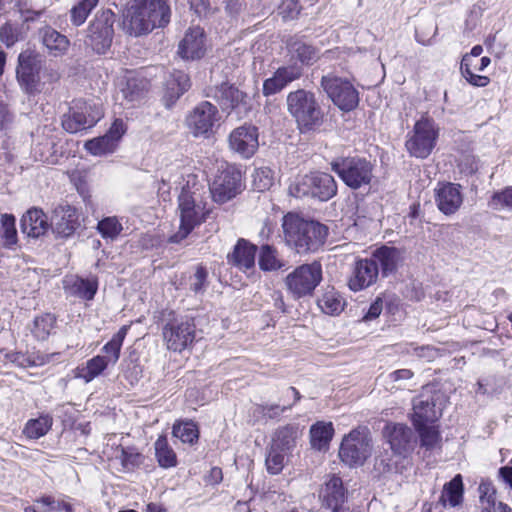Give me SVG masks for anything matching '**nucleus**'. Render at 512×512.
Segmentation results:
<instances>
[{
  "label": "nucleus",
  "mask_w": 512,
  "mask_h": 512,
  "mask_svg": "<svg viewBox=\"0 0 512 512\" xmlns=\"http://www.w3.org/2000/svg\"><path fill=\"white\" fill-rule=\"evenodd\" d=\"M282 230L286 245L298 254L318 251L328 236V228L324 224L291 212L283 216Z\"/></svg>",
  "instance_id": "obj_1"
},
{
  "label": "nucleus",
  "mask_w": 512,
  "mask_h": 512,
  "mask_svg": "<svg viewBox=\"0 0 512 512\" xmlns=\"http://www.w3.org/2000/svg\"><path fill=\"white\" fill-rule=\"evenodd\" d=\"M196 177L189 175L187 186L182 188L178 197L180 212V225L177 233L173 234L169 241L172 243H179L185 239L189 233L205 219L204 207L197 202L196 191Z\"/></svg>",
  "instance_id": "obj_2"
},
{
  "label": "nucleus",
  "mask_w": 512,
  "mask_h": 512,
  "mask_svg": "<svg viewBox=\"0 0 512 512\" xmlns=\"http://www.w3.org/2000/svg\"><path fill=\"white\" fill-rule=\"evenodd\" d=\"M159 9L160 0H133L123 13V31L135 37L148 34L155 28Z\"/></svg>",
  "instance_id": "obj_3"
},
{
  "label": "nucleus",
  "mask_w": 512,
  "mask_h": 512,
  "mask_svg": "<svg viewBox=\"0 0 512 512\" xmlns=\"http://www.w3.org/2000/svg\"><path fill=\"white\" fill-rule=\"evenodd\" d=\"M289 113L295 118L301 131H311L323 122V113L312 92L299 89L287 96Z\"/></svg>",
  "instance_id": "obj_4"
},
{
  "label": "nucleus",
  "mask_w": 512,
  "mask_h": 512,
  "mask_svg": "<svg viewBox=\"0 0 512 512\" xmlns=\"http://www.w3.org/2000/svg\"><path fill=\"white\" fill-rule=\"evenodd\" d=\"M321 281L322 266L317 261L296 267L284 279L286 289L293 299L313 295Z\"/></svg>",
  "instance_id": "obj_5"
},
{
  "label": "nucleus",
  "mask_w": 512,
  "mask_h": 512,
  "mask_svg": "<svg viewBox=\"0 0 512 512\" xmlns=\"http://www.w3.org/2000/svg\"><path fill=\"white\" fill-rule=\"evenodd\" d=\"M331 169L352 189L370 184L373 166L370 161L360 157H341L331 162Z\"/></svg>",
  "instance_id": "obj_6"
},
{
  "label": "nucleus",
  "mask_w": 512,
  "mask_h": 512,
  "mask_svg": "<svg viewBox=\"0 0 512 512\" xmlns=\"http://www.w3.org/2000/svg\"><path fill=\"white\" fill-rule=\"evenodd\" d=\"M321 87L341 111L349 112L358 106L359 93L349 79L329 73L322 76Z\"/></svg>",
  "instance_id": "obj_7"
},
{
  "label": "nucleus",
  "mask_w": 512,
  "mask_h": 512,
  "mask_svg": "<svg viewBox=\"0 0 512 512\" xmlns=\"http://www.w3.org/2000/svg\"><path fill=\"white\" fill-rule=\"evenodd\" d=\"M438 138V129L435 123L428 119L418 120L413 130L408 133L405 147L412 157L425 159L433 151Z\"/></svg>",
  "instance_id": "obj_8"
},
{
  "label": "nucleus",
  "mask_w": 512,
  "mask_h": 512,
  "mask_svg": "<svg viewBox=\"0 0 512 512\" xmlns=\"http://www.w3.org/2000/svg\"><path fill=\"white\" fill-rule=\"evenodd\" d=\"M102 117L100 107L84 100H74L62 116V127L68 133H77L93 127Z\"/></svg>",
  "instance_id": "obj_9"
},
{
  "label": "nucleus",
  "mask_w": 512,
  "mask_h": 512,
  "mask_svg": "<svg viewBox=\"0 0 512 512\" xmlns=\"http://www.w3.org/2000/svg\"><path fill=\"white\" fill-rule=\"evenodd\" d=\"M115 14L110 10L97 12L87 28L85 44L98 54H104L111 46Z\"/></svg>",
  "instance_id": "obj_10"
},
{
  "label": "nucleus",
  "mask_w": 512,
  "mask_h": 512,
  "mask_svg": "<svg viewBox=\"0 0 512 512\" xmlns=\"http://www.w3.org/2000/svg\"><path fill=\"white\" fill-rule=\"evenodd\" d=\"M371 451L372 444L368 432L355 429L343 438L339 456L345 464L351 467L361 466L371 455Z\"/></svg>",
  "instance_id": "obj_11"
},
{
  "label": "nucleus",
  "mask_w": 512,
  "mask_h": 512,
  "mask_svg": "<svg viewBox=\"0 0 512 512\" xmlns=\"http://www.w3.org/2000/svg\"><path fill=\"white\" fill-rule=\"evenodd\" d=\"M41 61L34 55L21 53L16 69L17 81L22 91L27 95H36L44 89L41 81Z\"/></svg>",
  "instance_id": "obj_12"
},
{
  "label": "nucleus",
  "mask_w": 512,
  "mask_h": 512,
  "mask_svg": "<svg viewBox=\"0 0 512 512\" xmlns=\"http://www.w3.org/2000/svg\"><path fill=\"white\" fill-rule=\"evenodd\" d=\"M219 119L217 107L208 101H203L189 112L186 117V125L193 136L208 137Z\"/></svg>",
  "instance_id": "obj_13"
},
{
  "label": "nucleus",
  "mask_w": 512,
  "mask_h": 512,
  "mask_svg": "<svg viewBox=\"0 0 512 512\" xmlns=\"http://www.w3.org/2000/svg\"><path fill=\"white\" fill-rule=\"evenodd\" d=\"M241 189V173L232 166L221 170L210 185V193L213 200L220 204L236 197L241 192Z\"/></svg>",
  "instance_id": "obj_14"
},
{
  "label": "nucleus",
  "mask_w": 512,
  "mask_h": 512,
  "mask_svg": "<svg viewBox=\"0 0 512 512\" xmlns=\"http://www.w3.org/2000/svg\"><path fill=\"white\" fill-rule=\"evenodd\" d=\"M442 394L437 392L429 394L427 391L421 393L413 400V424H434L442 415L443 403Z\"/></svg>",
  "instance_id": "obj_15"
},
{
  "label": "nucleus",
  "mask_w": 512,
  "mask_h": 512,
  "mask_svg": "<svg viewBox=\"0 0 512 512\" xmlns=\"http://www.w3.org/2000/svg\"><path fill=\"white\" fill-rule=\"evenodd\" d=\"M163 338L169 350L182 351L194 339V325L189 320L169 318L165 324Z\"/></svg>",
  "instance_id": "obj_16"
},
{
  "label": "nucleus",
  "mask_w": 512,
  "mask_h": 512,
  "mask_svg": "<svg viewBox=\"0 0 512 512\" xmlns=\"http://www.w3.org/2000/svg\"><path fill=\"white\" fill-rule=\"evenodd\" d=\"M258 128L253 125H242L235 128L228 137L229 148L242 158L252 157L259 147Z\"/></svg>",
  "instance_id": "obj_17"
},
{
  "label": "nucleus",
  "mask_w": 512,
  "mask_h": 512,
  "mask_svg": "<svg viewBox=\"0 0 512 512\" xmlns=\"http://www.w3.org/2000/svg\"><path fill=\"white\" fill-rule=\"evenodd\" d=\"M125 132L126 126L123 120L116 119L105 135L87 141L85 148L89 153L95 156L113 153Z\"/></svg>",
  "instance_id": "obj_18"
},
{
  "label": "nucleus",
  "mask_w": 512,
  "mask_h": 512,
  "mask_svg": "<svg viewBox=\"0 0 512 512\" xmlns=\"http://www.w3.org/2000/svg\"><path fill=\"white\" fill-rule=\"evenodd\" d=\"M214 98L218 101L221 109L228 113L235 110L239 115L246 114L250 109L247 94L228 83H222L216 88Z\"/></svg>",
  "instance_id": "obj_19"
},
{
  "label": "nucleus",
  "mask_w": 512,
  "mask_h": 512,
  "mask_svg": "<svg viewBox=\"0 0 512 512\" xmlns=\"http://www.w3.org/2000/svg\"><path fill=\"white\" fill-rule=\"evenodd\" d=\"M435 203L444 215L455 214L463 204L462 186L451 182L439 183L435 189Z\"/></svg>",
  "instance_id": "obj_20"
},
{
  "label": "nucleus",
  "mask_w": 512,
  "mask_h": 512,
  "mask_svg": "<svg viewBox=\"0 0 512 512\" xmlns=\"http://www.w3.org/2000/svg\"><path fill=\"white\" fill-rule=\"evenodd\" d=\"M206 53V37L204 30L197 26L190 28L179 43L178 54L185 60L202 58Z\"/></svg>",
  "instance_id": "obj_21"
},
{
  "label": "nucleus",
  "mask_w": 512,
  "mask_h": 512,
  "mask_svg": "<svg viewBox=\"0 0 512 512\" xmlns=\"http://www.w3.org/2000/svg\"><path fill=\"white\" fill-rule=\"evenodd\" d=\"M385 434L395 454L405 456L414 448L416 441L413 431L404 424H387Z\"/></svg>",
  "instance_id": "obj_22"
},
{
  "label": "nucleus",
  "mask_w": 512,
  "mask_h": 512,
  "mask_svg": "<svg viewBox=\"0 0 512 512\" xmlns=\"http://www.w3.org/2000/svg\"><path fill=\"white\" fill-rule=\"evenodd\" d=\"M379 276V269L373 259H360L355 263L353 275L349 279V288L353 291L363 290L376 283Z\"/></svg>",
  "instance_id": "obj_23"
},
{
  "label": "nucleus",
  "mask_w": 512,
  "mask_h": 512,
  "mask_svg": "<svg viewBox=\"0 0 512 512\" xmlns=\"http://www.w3.org/2000/svg\"><path fill=\"white\" fill-rule=\"evenodd\" d=\"M52 226L61 237H69L79 226L77 211L70 205H59L53 211Z\"/></svg>",
  "instance_id": "obj_24"
},
{
  "label": "nucleus",
  "mask_w": 512,
  "mask_h": 512,
  "mask_svg": "<svg viewBox=\"0 0 512 512\" xmlns=\"http://www.w3.org/2000/svg\"><path fill=\"white\" fill-rule=\"evenodd\" d=\"M190 88V79L183 71H174L165 80L162 89V102L166 108H171L176 101Z\"/></svg>",
  "instance_id": "obj_25"
},
{
  "label": "nucleus",
  "mask_w": 512,
  "mask_h": 512,
  "mask_svg": "<svg viewBox=\"0 0 512 512\" xmlns=\"http://www.w3.org/2000/svg\"><path fill=\"white\" fill-rule=\"evenodd\" d=\"M301 73V69L297 66H285L278 68L272 77L264 81L263 94L265 96H270L280 92L289 83L299 79Z\"/></svg>",
  "instance_id": "obj_26"
},
{
  "label": "nucleus",
  "mask_w": 512,
  "mask_h": 512,
  "mask_svg": "<svg viewBox=\"0 0 512 512\" xmlns=\"http://www.w3.org/2000/svg\"><path fill=\"white\" fill-rule=\"evenodd\" d=\"M371 258L381 272L383 277H387L390 274L396 272L399 264L402 261L401 252L395 247L381 246L376 249Z\"/></svg>",
  "instance_id": "obj_27"
},
{
  "label": "nucleus",
  "mask_w": 512,
  "mask_h": 512,
  "mask_svg": "<svg viewBox=\"0 0 512 512\" xmlns=\"http://www.w3.org/2000/svg\"><path fill=\"white\" fill-rule=\"evenodd\" d=\"M346 491L340 477L333 475L321 489L320 497L323 506L331 508L332 511L343 508Z\"/></svg>",
  "instance_id": "obj_28"
},
{
  "label": "nucleus",
  "mask_w": 512,
  "mask_h": 512,
  "mask_svg": "<svg viewBox=\"0 0 512 512\" xmlns=\"http://www.w3.org/2000/svg\"><path fill=\"white\" fill-rule=\"evenodd\" d=\"M48 227V218L41 209L31 208L21 218L22 232L29 237H40L45 234Z\"/></svg>",
  "instance_id": "obj_29"
},
{
  "label": "nucleus",
  "mask_w": 512,
  "mask_h": 512,
  "mask_svg": "<svg viewBox=\"0 0 512 512\" xmlns=\"http://www.w3.org/2000/svg\"><path fill=\"white\" fill-rule=\"evenodd\" d=\"M255 254V245L245 239H239L233 251L227 255V261L241 270H248L254 267Z\"/></svg>",
  "instance_id": "obj_30"
},
{
  "label": "nucleus",
  "mask_w": 512,
  "mask_h": 512,
  "mask_svg": "<svg viewBox=\"0 0 512 512\" xmlns=\"http://www.w3.org/2000/svg\"><path fill=\"white\" fill-rule=\"evenodd\" d=\"M40 34L42 43L50 55L58 57L64 55L68 51L70 41L65 35L51 27L42 29Z\"/></svg>",
  "instance_id": "obj_31"
},
{
  "label": "nucleus",
  "mask_w": 512,
  "mask_h": 512,
  "mask_svg": "<svg viewBox=\"0 0 512 512\" xmlns=\"http://www.w3.org/2000/svg\"><path fill=\"white\" fill-rule=\"evenodd\" d=\"M313 198L328 201L337 193V184L332 175L323 172L312 173Z\"/></svg>",
  "instance_id": "obj_32"
},
{
  "label": "nucleus",
  "mask_w": 512,
  "mask_h": 512,
  "mask_svg": "<svg viewBox=\"0 0 512 512\" xmlns=\"http://www.w3.org/2000/svg\"><path fill=\"white\" fill-rule=\"evenodd\" d=\"M463 492L462 476L457 474L451 481L447 482L443 486L439 502L436 504L435 508H437L438 505H441L442 507L459 506L463 501Z\"/></svg>",
  "instance_id": "obj_33"
},
{
  "label": "nucleus",
  "mask_w": 512,
  "mask_h": 512,
  "mask_svg": "<svg viewBox=\"0 0 512 512\" xmlns=\"http://www.w3.org/2000/svg\"><path fill=\"white\" fill-rule=\"evenodd\" d=\"M471 57H463L461 61V74L473 86L484 87L489 83V78L486 76L477 75L474 71H483L491 62L489 57H482L480 59V66L477 67L476 63H470Z\"/></svg>",
  "instance_id": "obj_34"
},
{
  "label": "nucleus",
  "mask_w": 512,
  "mask_h": 512,
  "mask_svg": "<svg viewBox=\"0 0 512 512\" xmlns=\"http://www.w3.org/2000/svg\"><path fill=\"white\" fill-rule=\"evenodd\" d=\"M317 305L323 313L334 316L343 311L345 301L334 287L328 286L323 290L321 296L318 298Z\"/></svg>",
  "instance_id": "obj_35"
},
{
  "label": "nucleus",
  "mask_w": 512,
  "mask_h": 512,
  "mask_svg": "<svg viewBox=\"0 0 512 512\" xmlns=\"http://www.w3.org/2000/svg\"><path fill=\"white\" fill-rule=\"evenodd\" d=\"M108 366L109 364L102 355H96L87 360L85 364L78 366L75 369L74 377L89 383L100 376Z\"/></svg>",
  "instance_id": "obj_36"
},
{
  "label": "nucleus",
  "mask_w": 512,
  "mask_h": 512,
  "mask_svg": "<svg viewBox=\"0 0 512 512\" xmlns=\"http://www.w3.org/2000/svg\"><path fill=\"white\" fill-rule=\"evenodd\" d=\"M334 434L331 422L318 421L310 428V443L312 448L322 450L328 446Z\"/></svg>",
  "instance_id": "obj_37"
},
{
  "label": "nucleus",
  "mask_w": 512,
  "mask_h": 512,
  "mask_svg": "<svg viewBox=\"0 0 512 512\" xmlns=\"http://www.w3.org/2000/svg\"><path fill=\"white\" fill-rule=\"evenodd\" d=\"M129 326L124 325L122 326L116 334L113 335L111 340L107 342L102 347V352L104 355L102 357L106 360V362L110 365L116 364V362L119 360L121 347L123 345V341L127 335Z\"/></svg>",
  "instance_id": "obj_38"
},
{
  "label": "nucleus",
  "mask_w": 512,
  "mask_h": 512,
  "mask_svg": "<svg viewBox=\"0 0 512 512\" xmlns=\"http://www.w3.org/2000/svg\"><path fill=\"white\" fill-rule=\"evenodd\" d=\"M150 87L149 81L143 77L131 76L122 88L123 97L129 102H136L144 98Z\"/></svg>",
  "instance_id": "obj_39"
},
{
  "label": "nucleus",
  "mask_w": 512,
  "mask_h": 512,
  "mask_svg": "<svg viewBox=\"0 0 512 512\" xmlns=\"http://www.w3.org/2000/svg\"><path fill=\"white\" fill-rule=\"evenodd\" d=\"M285 266L277 249L270 245H263L259 253V267L263 271H276Z\"/></svg>",
  "instance_id": "obj_40"
},
{
  "label": "nucleus",
  "mask_w": 512,
  "mask_h": 512,
  "mask_svg": "<svg viewBox=\"0 0 512 512\" xmlns=\"http://www.w3.org/2000/svg\"><path fill=\"white\" fill-rule=\"evenodd\" d=\"M297 437L298 427L288 424L275 432L272 445L289 452L295 446Z\"/></svg>",
  "instance_id": "obj_41"
},
{
  "label": "nucleus",
  "mask_w": 512,
  "mask_h": 512,
  "mask_svg": "<svg viewBox=\"0 0 512 512\" xmlns=\"http://www.w3.org/2000/svg\"><path fill=\"white\" fill-rule=\"evenodd\" d=\"M52 423V417L49 415H41L36 419H30L23 429V434L29 439H38L48 433Z\"/></svg>",
  "instance_id": "obj_42"
},
{
  "label": "nucleus",
  "mask_w": 512,
  "mask_h": 512,
  "mask_svg": "<svg viewBox=\"0 0 512 512\" xmlns=\"http://www.w3.org/2000/svg\"><path fill=\"white\" fill-rule=\"evenodd\" d=\"M25 512H73L70 504L53 497H43L35 506H28Z\"/></svg>",
  "instance_id": "obj_43"
},
{
  "label": "nucleus",
  "mask_w": 512,
  "mask_h": 512,
  "mask_svg": "<svg viewBox=\"0 0 512 512\" xmlns=\"http://www.w3.org/2000/svg\"><path fill=\"white\" fill-rule=\"evenodd\" d=\"M402 455L395 454L393 451H384L375 458L374 470L379 474L397 473L398 463Z\"/></svg>",
  "instance_id": "obj_44"
},
{
  "label": "nucleus",
  "mask_w": 512,
  "mask_h": 512,
  "mask_svg": "<svg viewBox=\"0 0 512 512\" xmlns=\"http://www.w3.org/2000/svg\"><path fill=\"white\" fill-rule=\"evenodd\" d=\"M56 319L51 314H43L33 321L31 332L38 340H46L55 327Z\"/></svg>",
  "instance_id": "obj_45"
},
{
  "label": "nucleus",
  "mask_w": 512,
  "mask_h": 512,
  "mask_svg": "<svg viewBox=\"0 0 512 512\" xmlns=\"http://www.w3.org/2000/svg\"><path fill=\"white\" fill-rule=\"evenodd\" d=\"M415 428L419 433L422 447L433 450L439 446L440 435L433 424H423V426H415Z\"/></svg>",
  "instance_id": "obj_46"
},
{
  "label": "nucleus",
  "mask_w": 512,
  "mask_h": 512,
  "mask_svg": "<svg viewBox=\"0 0 512 512\" xmlns=\"http://www.w3.org/2000/svg\"><path fill=\"white\" fill-rule=\"evenodd\" d=\"M288 452L271 445L266 457V467L269 473L279 474L284 468Z\"/></svg>",
  "instance_id": "obj_47"
},
{
  "label": "nucleus",
  "mask_w": 512,
  "mask_h": 512,
  "mask_svg": "<svg viewBox=\"0 0 512 512\" xmlns=\"http://www.w3.org/2000/svg\"><path fill=\"white\" fill-rule=\"evenodd\" d=\"M173 435L183 443L193 444L198 440L199 431L194 422L186 421L173 426Z\"/></svg>",
  "instance_id": "obj_48"
},
{
  "label": "nucleus",
  "mask_w": 512,
  "mask_h": 512,
  "mask_svg": "<svg viewBox=\"0 0 512 512\" xmlns=\"http://www.w3.org/2000/svg\"><path fill=\"white\" fill-rule=\"evenodd\" d=\"M98 2L99 0H81L71 9V22L76 26L82 25Z\"/></svg>",
  "instance_id": "obj_49"
},
{
  "label": "nucleus",
  "mask_w": 512,
  "mask_h": 512,
  "mask_svg": "<svg viewBox=\"0 0 512 512\" xmlns=\"http://www.w3.org/2000/svg\"><path fill=\"white\" fill-rule=\"evenodd\" d=\"M313 181H312V173L306 174L303 176H299L295 179V181L289 186L290 195L302 198L306 196L313 197Z\"/></svg>",
  "instance_id": "obj_50"
},
{
  "label": "nucleus",
  "mask_w": 512,
  "mask_h": 512,
  "mask_svg": "<svg viewBox=\"0 0 512 512\" xmlns=\"http://www.w3.org/2000/svg\"><path fill=\"white\" fill-rule=\"evenodd\" d=\"M97 229L105 239L114 240L121 233L123 227L117 217H106L99 221Z\"/></svg>",
  "instance_id": "obj_51"
},
{
  "label": "nucleus",
  "mask_w": 512,
  "mask_h": 512,
  "mask_svg": "<svg viewBox=\"0 0 512 512\" xmlns=\"http://www.w3.org/2000/svg\"><path fill=\"white\" fill-rule=\"evenodd\" d=\"M1 228L3 229L4 245L11 247L17 242V231L15 228V217L11 214L1 216Z\"/></svg>",
  "instance_id": "obj_52"
},
{
  "label": "nucleus",
  "mask_w": 512,
  "mask_h": 512,
  "mask_svg": "<svg viewBox=\"0 0 512 512\" xmlns=\"http://www.w3.org/2000/svg\"><path fill=\"white\" fill-rule=\"evenodd\" d=\"M21 38V32L18 25L7 22L0 27V41L6 47H12Z\"/></svg>",
  "instance_id": "obj_53"
},
{
  "label": "nucleus",
  "mask_w": 512,
  "mask_h": 512,
  "mask_svg": "<svg viewBox=\"0 0 512 512\" xmlns=\"http://www.w3.org/2000/svg\"><path fill=\"white\" fill-rule=\"evenodd\" d=\"M274 177L269 168H259L253 174V186L257 191L263 192L273 185Z\"/></svg>",
  "instance_id": "obj_54"
},
{
  "label": "nucleus",
  "mask_w": 512,
  "mask_h": 512,
  "mask_svg": "<svg viewBox=\"0 0 512 512\" xmlns=\"http://www.w3.org/2000/svg\"><path fill=\"white\" fill-rule=\"evenodd\" d=\"M490 206L493 209L506 208L512 210V186L494 193L490 201Z\"/></svg>",
  "instance_id": "obj_55"
},
{
  "label": "nucleus",
  "mask_w": 512,
  "mask_h": 512,
  "mask_svg": "<svg viewBox=\"0 0 512 512\" xmlns=\"http://www.w3.org/2000/svg\"><path fill=\"white\" fill-rule=\"evenodd\" d=\"M301 11V6L297 0H282L278 6V15L282 17L284 21L294 20L298 17Z\"/></svg>",
  "instance_id": "obj_56"
},
{
  "label": "nucleus",
  "mask_w": 512,
  "mask_h": 512,
  "mask_svg": "<svg viewBox=\"0 0 512 512\" xmlns=\"http://www.w3.org/2000/svg\"><path fill=\"white\" fill-rule=\"evenodd\" d=\"M74 287L78 296L86 300H92L97 291L96 281L89 279H77Z\"/></svg>",
  "instance_id": "obj_57"
},
{
  "label": "nucleus",
  "mask_w": 512,
  "mask_h": 512,
  "mask_svg": "<svg viewBox=\"0 0 512 512\" xmlns=\"http://www.w3.org/2000/svg\"><path fill=\"white\" fill-rule=\"evenodd\" d=\"M293 53L300 62L305 64H310L317 57L315 49L305 43H295L293 45Z\"/></svg>",
  "instance_id": "obj_58"
},
{
  "label": "nucleus",
  "mask_w": 512,
  "mask_h": 512,
  "mask_svg": "<svg viewBox=\"0 0 512 512\" xmlns=\"http://www.w3.org/2000/svg\"><path fill=\"white\" fill-rule=\"evenodd\" d=\"M207 275L208 273L205 268L201 266L196 268L194 275L190 279V288L195 293H198L204 289Z\"/></svg>",
  "instance_id": "obj_59"
},
{
  "label": "nucleus",
  "mask_w": 512,
  "mask_h": 512,
  "mask_svg": "<svg viewBox=\"0 0 512 512\" xmlns=\"http://www.w3.org/2000/svg\"><path fill=\"white\" fill-rule=\"evenodd\" d=\"M458 167L460 169V172L466 175H471L475 173L478 169L475 157L471 155H464L460 159Z\"/></svg>",
  "instance_id": "obj_60"
},
{
  "label": "nucleus",
  "mask_w": 512,
  "mask_h": 512,
  "mask_svg": "<svg viewBox=\"0 0 512 512\" xmlns=\"http://www.w3.org/2000/svg\"><path fill=\"white\" fill-rule=\"evenodd\" d=\"M383 310V301L380 297L370 305L367 313L363 316L364 321H371L378 318Z\"/></svg>",
  "instance_id": "obj_61"
},
{
  "label": "nucleus",
  "mask_w": 512,
  "mask_h": 512,
  "mask_svg": "<svg viewBox=\"0 0 512 512\" xmlns=\"http://www.w3.org/2000/svg\"><path fill=\"white\" fill-rule=\"evenodd\" d=\"M481 507L488 505L490 499H495V491L490 483H481L479 485Z\"/></svg>",
  "instance_id": "obj_62"
},
{
  "label": "nucleus",
  "mask_w": 512,
  "mask_h": 512,
  "mask_svg": "<svg viewBox=\"0 0 512 512\" xmlns=\"http://www.w3.org/2000/svg\"><path fill=\"white\" fill-rule=\"evenodd\" d=\"M177 464L174 451L162 442V468L173 467Z\"/></svg>",
  "instance_id": "obj_63"
},
{
  "label": "nucleus",
  "mask_w": 512,
  "mask_h": 512,
  "mask_svg": "<svg viewBox=\"0 0 512 512\" xmlns=\"http://www.w3.org/2000/svg\"><path fill=\"white\" fill-rule=\"evenodd\" d=\"M481 512H512L511 508L503 502H496V499H490L488 505L481 508Z\"/></svg>",
  "instance_id": "obj_64"
}]
</instances>
